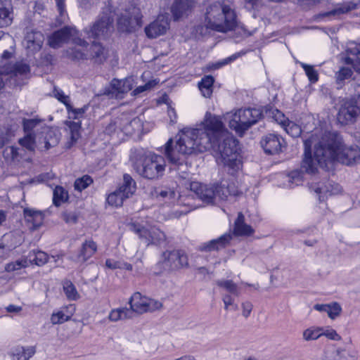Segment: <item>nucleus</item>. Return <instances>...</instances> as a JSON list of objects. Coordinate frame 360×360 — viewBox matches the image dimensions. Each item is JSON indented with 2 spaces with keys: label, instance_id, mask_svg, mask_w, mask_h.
I'll list each match as a JSON object with an SVG mask.
<instances>
[{
  "label": "nucleus",
  "instance_id": "obj_1",
  "mask_svg": "<svg viewBox=\"0 0 360 360\" xmlns=\"http://www.w3.org/2000/svg\"><path fill=\"white\" fill-rule=\"evenodd\" d=\"M304 153L301 163L302 171L315 174L318 167H327L334 161L346 165L360 162V149L358 146H345L337 134L324 132L313 134L304 141Z\"/></svg>",
  "mask_w": 360,
  "mask_h": 360
},
{
  "label": "nucleus",
  "instance_id": "obj_2",
  "mask_svg": "<svg viewBox=\"0 0 360 360\" xmlns=\"http://www.w3.org/2000/svg\"><path fill=\"white\" fill-rule=\"evenodd\" d=\"M202 124V128L196 129L198 141L206 136L212 145L208 150L219 152L221 163L230 174L234 175L242 167L238 141L225 129L218 116L207 112Z\"/></svg>",
  "mask_w": 360,
  "mask_h": 360
},
{
  "label": "nucleus",
  "instance_id": "obj_3",
  "mask_svg": "<svg viewBox=\"0 0 360 360\" xmlns=\"http://www.w3.org/2000/svg\"><path fill=\"white\" fill-rule=\"evenodd\" d=\"M198 137L197 129L186 128L181 131L175 146H173L172 139L166 143L165 154L172 165L171 169L177 171L183 179H186L188 174L186 156L195 152L203 153L212 146L206 136L201 142L198 141Z\"/></svg>",
  "mask_w": 360,
  "mask_h": 360
},
{
  "label": "nucleus",
  "instance_id": "obj_4",
  "mask_svg": "<svg viewBox=\"0 0 360 360\" xmlns=\"http://www.w3.org/2000/svg\"><path fill=\"white\" fill-rule=\"evenodd\" d=\"M205 22L207 28L226 32L236 26V15L229 6L214 3L207 8Z\"/></svg>",
  "mask_w": 360,
  "mask_h": 360
},
{
  "label": "nucleus",
  "instance_id": "obj_5",
  "mask_svg": "<svg viewBox=\"0 0 360 360\" xmlns=\"http://www.w3.org/2000/svg\"><path fill=\"white\" fill-rule=\"evenodd\" d=\"M165 167V158L155 153L143 155L134 164V168L139 175L150 180L161 178L164 175Z\"/></svg>",
  "mask_w": 360,
  "mask_h": 360
},
{
  "label": "nucleus",
  "instance_id": "obj_6",
  "mask_svg": "<svg viewBox=\"0 0 360 360\" xmlns=\"http://www.w3.org/2000/svg\"><path fill=\"white\" fill-rule=\"evenodd\" d=\"M263 116L262 112L257 108L239 109L235 112H227L225 120L230 128L242 135L245 131L257 123Z\"/></svg>",
  "mask_w": 360,
  "mask_h": 360
},
{
  "label": "nucleus",
  "instance_id": "obj_7",
  "mask_svg": "<svg viewBox=\"0 0 360 360\" xmlns=\"http://www.w3.org/2000/svg\"><path fill=\"white\" fill-rule=\"evenodd\" d=\"M113 22L114 14L110 7H105L95 22L83 31L89 39H105L114 30Z\"/></svg>",
  "mask_w": 360,
  "mask_h": 360
},
{
  "label": "nucleus",
  "instance_id": "obj_8",
  "mask_svg": "<svg viewBox=\"0 0 360 360\" xmlns=\"http://www.w3.org/2000/svg\"><path fill=\"white\" fill-rule=\"evenodd\" d=\"M359 99L360 94L345 98L340 101L337 119L340 124L346 125L354 124L360 115Z\"/></svg>",
  "mask_w": 360,
  "mask_h": 360
},
{
  "label": "nucleus",
  "instance_id": "obj_9",
  "mask_svg": "<svg viewBox=\"0 0 360 360\" xmlns=\"http://www.w3.org/2000/svg\"><path fill=\"white\" fill-rule=\"evenodd\" d=\"M142 17L139 8H129L118 18L117 29L122 32H134L142 26Z\"/></svg>",
  "mask_w": 360,
  "mask_h": 360
},
{
  "label": "nucleus",
  "instance_id": "obj_10",
  "mask_svg": "<svg viewBox=\"0 0 360 360\" xmlns=\"http://www.w3.org/2000/svg\"><path fill=\"white\" fill-rule=\"evenodd\" d=\"M130 230L136 233L139 238L146 245L160 244L165 240V234L158 228L152 226L146 229L139 224H131L129 225Z\"/></svg>",
  "mask_w": 360,
  "mask_h": 360
},
{
  "label": "nucleus",
  "instance_id": "obj_11",
  "mask_svg": "<svg viewBox=\"0 0 360 360\" xmlns=\"http://www.w3.org/2000/svg\"><path fill=\"white\" fill-rule=\"evenodd\" d=\"M73 43L77 46L86 48L87 59L92 60L96 63H103L107 59V51L100 42L93 41L89 46L86 40L77 37L73 39Z\"/></svg>",
  "mask_w": 360,
  "mask_h": 360
},
{
  "label": "nucleus",
  "instance_id": "obj_12",
  "mask_svg": "<svg viewBox=\"0 0 360 360\" xmlns=\"http://www.w3.org/2000/svg\"><path fill=\"white\" fill-rule=\"evenodd\" d=\"M160 263L165 271H172L188 264L187 256L180 250L166 251L162 253Z\"/></svg>",
  "mask_w": 360,
  "mask_h": 360
},
{
  "label": "nucleus",
  "instance_id": "obj_13",
  "mask_svg": "<svg viewBox=\"0 0 360 360\" xmlns=\"http://www.w3.org/2000/svg\"><path fill=\"white\" fill-rule=\"evenodd\" d=\"M260 144L265 153L276 155L282 151V148L285 147V143L284 139L279 135L268 134L262 138Z\"/></svg>",
  "mask_w": 360,
  "mask_h": 360
},
{
  "label": "nucleus",
  "instance_id": "obj_14",
  "mask_svg": "<svg viewBox=\"0 0 360 360\" xmlns=\"http://www.w3.org/2000/svg\"><path fill=\"white\" fill-rule=\"evenodd\" d=\"M44 39V35L41 32L31 30L27 31L22 44L28 54H34L41 50Z\"/></svg>",
  "mask_w": 360,
  "mask_h": 360
},
{
  "label": "nucleus",
  "instance_id": "obj_15",
  "mask_svg": "<svg viewBox=\"0 0 360 360\" xmlns=\"http://www.w3.org/2000/svg\"><path fill=\"white\" fill-rule=\"evenodd\" d=\"M169 18L166 15H159L158 18L145 27V33L150 39L163 35L169 29Z\"/></svg>",
  "mask_w": 360,
  "mask_h": 360
},
{
  "label": "nucleus",
  "instance_id": "obj_16",
  "mask_svg": "<svg viewBox=\"0 0 360 360\" xmlns=\"http://www.w3.org/2000/svg\"><path fill=\"white\" fill-rule=\"evenodd\" d=\"M191 191L204 202L214 204L216 200V185L207 186L199 182H192L190 184Z\"/></svg>",
  "mask_w": 360,
  "mask_h": 360
},
{
  "label": "nucleus",
  "instance_id": "obj_17",
  "mask_svg": "<svg viewBox=\"0 0 360 360\" xmlns=\"http://www.w3.org/2000/svg\"><path fill=\"white\" fill-rule=\"evenodd\" d=\"M342 59L346 65H351L356 72L360 74V44L349 42Z\"/></svg>",
  "mask_w": 360,
  "mask_h": 360
},
{
  "label": "nucleus",
  "instance_id": "obj_18",
  "mask_svg": "<svg viewBox=\"0 0 360 360\" xmlns=\"http://www.w3.org/2000/svg\"><path fill=\"white\" fill-rule=\"evenodd\" d=\"M134 85V79L127 77L124 79H113L108 88L104 91V94L111 96H117L120 94H125L131 90Z\"/></svg>",
  "mask_w": 360,
  "mask_h": 360
},
{
  "label": "nucleus",
  "instance_id": "obj_19",
  "mask_svg": "<svg viewBox=\"0 0 360 360\" xmlns=\"http://www.w3.org/2000/svg\"><path fill=\"white\" fill-rule=\"evenodd\" d=\"M310 189L314 191L319 195L320 202L324 201L327 195L338 194L341 191V188L338 184H334L331 182H318L311 183Z\"/></svg>",
  "mask_w": 360,
  "mask_h": 360
},
{
  "label": "nucleus",
  "instance_id": "obj_20",
  "mask_svg": "<svg viewBox=\"0 0 360 360\" xmlns=\"http://www.w3.org/2000/svg\"><path fill=\"white\" fill-rule=\"evenodd\" d=\"M231 239V233H225L217 239L202 243L198 247V250L202 252L218 251L229 245Z\"/></svg>",
  "mask_w": 360,
  "mask_h": 360
},
{
  "label": "nucleus",
  "instance_id": "obj_21",
  "mask_svg": "<svg viewBox=\"0 0 360 360\" xmlns=\"http://www.w3.org/2000/svg\"><path fill=\"white\" fill-rule=\"evenodd\" d=\"M23 214L25 221L29 224L30 229L36 230L42 224L44 214L41 212L30 208H25Z\"/></svg>",
  "mask_w": 360,
  "mask_h": 360
},
{
  "label": "nucleus",
  "instance_id": "obj_22",
  "mask_svg": "<svg viewBox=\"0 0 360 360\" xmlns=\"http://www.w3.org/2000/svg\"><path fill=\"white\" fill-rule=\"evenodd\" d=\"M72 31V28L65 27L53 32L49 38V45L54 49L60 47L63 43L70 38Z\"/></svg>",
  "mask_w": 360,
  "mask_h": 360
},
{
  "label": "nucleus",
  "instance_id": "obj_23",
  "mask_svg": "<svg viewBox=\"0 0 360 360\" xmlns=\"http://www.w3.org/2000/svg\"><path fill=\"white\" fill-rule=\"evenodd\" d=\"M193 6L192 0H174L171 11L175 20L187 15Z\"/></svg>",
  "mask_w": 360,
  "mask_h": 360
},
{
  "label": "nucleus",
  "instance_id": "obj_24",
  "mask_svg": "<svg viewBox=\"0 0 360 360\" xmlns=\"http://www.w3.org/2000/svg\"><path fill=\"white\" fill-rule=\"evenodd\" d=\"M148 297H143L139 292H136L131 297L129 303L130 304V309L134 312L143 314L146 312L147 301Z\"/></svg>",
  "mask_w": 360,
  "mask_h": 360
},
{
  "label": "nucleus",
  "instance_id": "obj_25",
  "mask_svg": "<svg viewBox=\"0 0 360 360\" xmlns=\"http://www.w3.org/2000/svg\"><path fill=\"white\" fill-rule=\"evenodd\" d=\"M360 7V1L357 2L354 1H346L341 4H338L335 7L330 11L326 12L323 14V16L330 15H340L342 14L347 13L351 11L357 9Z\"/></svg>",
  "mask_w": 360,
  "mask_h": 360
},
{
  "label": "nucleus",
  "instance_id": "obj_26",
  "mask_svg": "<svg viewBox=\"0 0 360 360\" xmlns=\"http://www.w3.org/2000/svg\"><path fill=\"white\" fill-rule=\"evenodd\" d=\"M136 186L135 181L128 174L123 175V183L116 189L125 198L131 197L136 191Z\"/></svg>",
  "mask_w": 360,
  "mask_h": 360
},
{
  "label": "nucleus",
  "instance_id": "obj_27",
  "mask_svg": "<svg viewBox=\"0 0 360 360\" xmlns=\"http://www.w3.org/2000/svg\"><path fill=\"white\" fill-rule=\"evenodd\" d=\"M254 233L253 229L245 223V217L239 212L234 223L233 233L236 236H250Z\"/></svg>",
  "mask_w": 360,
  "mask_h": 360
},
{
  "label": "nucleus",
  "instance_id": "obj_28",
  "mask_svg": "<svg viewBox=\"0 0 360 360\" xmlns=\"http://www.w3.org/2000/svg\"><path fill=\"white\" fill-rule=\"evenodd\" d=\"M97 250V245L93 240H86L83 243L79 254L77 256L78 262H85L91 257Z\"/></svg>",
  "mask_w": 360,
  "mask_h": 360
},
{
  "label": "nucleus",
  "instance_id": "obj_29",
  "mask_svg": "<svg viewBox=\"0 0 360 360\" xmlns=\"http://www.w3.org/2000/svg\"><path fill=\"white\" fill-rule=\"evenodd\" d=\"M36 352L34 347H17L11 352L12 360H29Z\"/></svg>",
  "mask_w": 360,
  "mask_h": 360
},
{
  "label": "nucleus",
  "instance_id": "obj_30",
  "mask_svg": "<svg viewBox=\"0 0 360 360\" xmlns=\"http://www.w3.org/2000/svg\"><path fill=\"white\" fill-rule=\"evenodd\" d=\"M276 121H278V119L280 120V123L283 125L284 127V129L285 131L290 135L292 137L297 138L299 137L302 133V129L300 127L292 122H288L287 124H285L283 120L281 119H284V115L280 112L277 110V114L275 115Z\"/></svg>",
  "mask_w": 360,
  "mask_h": 360
},
{
  "label": "nucleus",
  "instance_id": "obj_31",
  "mask_svg": "<svg viewBox=\"0 0 360 360\" xmlns=\"http://www.w3.org/2000/svg\"><path fill=\"white\" fill-rule=\"evenodd\" d=\"M216 199L220 200H227L229 195H236L237 189L234 184H220L216 185Z\"/></svg>",
  "mask_w": 360,
  "mask_h": 360
},
{
  "label": "nucleus",
  "instance_id": "obj_32",
  "mask_svg": "<svg viewBox=\"0 0 360 360\" xmlns=\"http://www.w3.org/2000/svg\"><path fill=\"white\" fill-rule=\"evenodd\" d=\"M214 82L212 76L206 75L198 83V88L204 97L210 98L212 96Z\"/></svg>",
  "mask_w": 360,
  "mask_h": 360
},
{
  "label": "nucleus",
  "instance_id": "obj_33",
  "mask_svg": "<svg viewBox=\"0 0 360 360\" xmlns=\"http://www.w3.org/2000/svg\"><path fill=\"white\" fill-rule=\"evenodd\" d=\"M43 134L44 136V144L46 149H49L51 147L56 146L60 140V134L55 130L45 127L43 129Z\"/></svg>",
  "mask_w": 360,
  "mask_h": 360
},
{
  "label": "nucleus",
  "instance_id": "obj_34",
  "mask_svg": "<svg viewBox=\"0 0 360 360\" xmlns=\"http://www.w3.org/2000/svg\"><path fill=\"white\" fill-rule=\"evenodd\" d=\"M27 258L30 263H34L36 265L41 266L48 262L49 256L43 251L32 250L29 253Z\"/></svg>",
  "mask_w": 360,
  "mask_h": 360
},
{
  "label": "nucleus",
  "instance_id": "obj_35",
  "mask_svg": "<svg viewBox=\"0 0 360 360\" xmlns=\"http://www.w3.org/2000/svg\"><path fill=\"white\" fill-rule=\"evenodd\" d=\"M132 317V311L127 307L113 309L109 314V319L112 321L130 319Z\"/></svg>",
  "mask_w": 360,
  "mask_h": 360
},
{
  "label": "nucleus",
  "instance_id": "obj_36",
  "mask_svg": "<svg viewBox=\"0 0 360 360\" xmlns=\"http://www.w3.org/2000/svg\"><path fill=\"white\" fill-rule=\"evenodd\" d=\"M151 195L155 198L161 199H172L175 197V191L174 189L162 187V188H154L151 191Z\"/></svg>",
  "mask_w": 360,
  "mask_h": 360
},
{
  "label": "nucleus",
  "instance_id": "obj_37",
  "mask_svg": "<svg viewBox=\"0 0 360 360\" xmlns=\"http://www.w3.org/2000/svg\"><path fill=\"white\" fill-rule=\"evenodd\" d=\"M216 283L219 287L224 288L226 291L235 296L240 295V289L238 285L232 280H219L217 281Z\"/></svg>",
  "mask_w": 360,
  "mask_h": 360
},
{
  "label": "nucleus",
  "instance_id": "obj_38",
  "mask_svg": "<svg viewBox=\"0 0 360 360\" xmlns=\"http://www.w3.org/2000/svg\"><path fill=\"white\" fill-rule=\"evenodd\" d=\"M12 22L11 12L6 3L0 0V27L9 25Z\"/></svg>",
  "mask_w": 360,
  "mask_h": 360
},
{
  "label": "nucleus",
  "instance_id": "obj_39",
  "mask_svg": "<svg viewBox=\"0 0 360 360\" xmlns=\"http://www.w3.org/2000/svg\"><path fill=\"white\" fill-rule=\"evenodd\" d=\"M68 198V192L61 186H56L53 191V204L58 207Z\"/></svg>",
  "mask_w": 360,
  "mask_h": 360
},
{
  "label": "nucleus",
  "instance_id": "obj_40",
  "mask_svg": "<svg viewBox=\"0 0 360 360\" xmlns=\"http://www.w3.org/2000/svg\"><path fill=\"white\" fill-rule=\"evenodd\" d=\"M323 328L310 327L303 332V339L306 341L315 340L323 335Z\"/></svg>",
  "mask_w": 360,
  "mask_h": 360
},
{
  "label": "nucleus",
  "instance_id": "obj_41",
  "mask_svg": "<svg viewBox=\"0 0 360 360\" xmlns=\"http://www.w3.org/2000/svg\"><path fill=\"white\" fill-rule=\"evenodd\" d=\"M127 198L122 196V194L117 190H115L108 195L107 202L111 206L120 207L123 204L124 200Z\"/></svg>",
  "mask_w": 360,
  "mask_h": 360
},
{
  "label": "nucleus",
  "instance_id": "obj_42",
  "mask_svg": "<svg viewBox=\"0 0 360 360\" xmlns=\"http://www.w3.org/2000/svg\"><path fill=\"white\" fill-rule=\"evenodd\" d=\"M63 290L67 298L70 300H76L79 297L75 286L70 281H66L64 282Z\"/></svg>",
  "mask_w": 360,
  "mask_h": 360
},
{
  "label": "nucleus",
  "instance_id": "obj_43",
  "mask_svg": "<svg viewBox=\"0 0 360 360\" xmlns=\"http://www.w3.org/2000/svg\"><path fill=\"white\" fill-rule=\"evenodd\" d=\"M93 183V179L89 175H84L83 176L78 178L75 180L74 186L75 189L79 191L87 188L90 184Z\"/></svg>",
  "mask_w": 360,
  "mask_h": 360
},
{
  "label": "nucleus",
  "instance_id": "obj_44",
  "mask_svg": "<svg viewBox=\"0 0 360 360\" xmlns=\"http://www.w3.org/2000/svg\"><path fill=\"white\" fill-rule=\"evenodd\" d=\"M58 12L57 20L59 23H63L67 18V11L65 0H54Z\"/></svg>",
  "mask_w": 360,
  "mask_h": 360
},
{
  "label": "nucleus",
  "instance_id": "obj_45",
  "mask_svg": "<svg viewBox=\"0 0 360 360\" xmlns=\"http://www.w3.org/2000/svg\"><path fill=\"white\" fill-rule=\"evenodd\" d=\"M301 66L304 70L307 76L311 83H316L319 79V74L314 66L301 63Z\"/></svg>",
  "mask_w": 360,
  "mask_h": 360
},
{
  "label": "nucleus",
  "instance_id": "obj_46",
  "mask_svg": "<svg viewBox=\"0 0 360 360\" xmlns=\"http://www.w3.org/2000/svg\"><path fill=\"white\" fill-rule=\"evenodd\" d=\"M68 127L70 131V139L72 143H75L80 136L79 130L81 124L79 122H69Z\"/></svg>",
  "mask_w": 360,
  "mask_h": 360
},
{
  "label": "nucleus",
  "instance_id": "obj_47",
  "mask_svg": "<svg viewBox=\"0 0 360 360\" xmlns=\"http://www.w3.org/2000/svg\"><path fill=\"white\" fill-rule=\"evenodd\" d=\"M28 265L27 259H23L20 260H17L14 262L8 263L5 266V270L7 272H12L16 270H19L22 268L26 267Z\"/></svg>",
  "mask_w": 360,
  "mask_h": 360
},
{
  "label": "nucleus",
  "instance_id": "obj_48",
  "mask_svg": "<svg viewBox=\"0 0 360 360\" xmlns=\"http://www.w3.org/2000/svg\"><path fill=\"white\" fill-rule=\"evenodd\" d=\"M68 57L72 60H87V53L77 48H70L67 51Z\"/></svg>",
  "mask_w": 360,
  "mask_h": 360
},
{
  "label": "nucleus",
  "instance_id": "obj_49",
  "mask_svg": "<svg viewBox=\"0 0 360 360\" xmlns=\"http://www.w3.org/2000/svg\"><path fill=\"white\" fill-rule=\"evenodd\" d=\"M159 81L157 79H152L148 81L144 85L136 87L132 92L134 96H137L141 93L152 89L155 86L158 84Z\"/></svg>",
  "mask_w": 360,
  "mask_h": 360
},
{
  "label": "nucleus",
  "instance_id": "obj_50",
  "mask_svg": "<svg viewBox=\"0 0 360 360\" xmlns=\"http://www.w3.org/2000/svg\"><path fill=\"white\" fill-rule=\"evenodd\" d=\"M54 96L61 103H63L67 109L71 108V103L70 97L67 95H65L63 91L60 89H58L54 88L53 90Z\"/></svg>",
  "mask_w": 360,
  "mask_h": 360
},
{
  "label": "nucleus",
  "instance_id": "obj_51",
  "mask_svg": "<svg viewBox=\"0 0 360 360\" xmlns=\"http://www.w3.org/2000/svg\"><path fill=\"white\" fill-rule=\"evenodd\" d=\"M347 354L345 349H338L335 352L328 354L326 356V360H347Z\"/></svg>",
  "mask_w": 360,
  "mask_h": 360
},
{
  "label": "nucleus",
  "instance_id": "obj_52",
  "mask_svg": "<svg viewBox=\"0 0 360 360\" xmlns=\"http://www.w3.org/2000/svg\"><path fill=\"white\" fill-rule=\"evenodd\" d=\"M69 316H66L63 311H58L53 313L51 317V321L53 324H61L70 319Z\"/></svg>",
  "mask_w": 360,
  "mask_h": 360
},
{
  "label": "nucleus",
  "instance_id": "obj_53",
  "mask_svg": "<svg viewBox=\"0 0 360 360\" xmlns=\"http://www.w3.org/2000/svg\"><path fill=\"white\" fill-rule=\"evenodd\" d=\"M303 179V176L302 172L299 170H295L291 172L288 175V181L292 184H295L296 186L302 184Z\"/></svg>",
  "mask_w": 360,
  "mask_h": 360
},
{
  "label": "nucleus",
  "instance_id": "obj_54",
  "mask_svg": "<svg viewBox=\"0 0 360 360\" xmlns=\"http://www.w3.org/2000/svg\"><path fill=\"white\" fill-rule=\"evenodd\" d=\"M353 75L352 70L349 68L342 67L336 73V79L338 82H342L346 79L350 78Z\"/></svg>",
  "mask_w": 360,
  "mask_h": 360
},
{
  "label": "nucleus",
  "instance_id": "obj_55",
  "mask_svg": "<svg viewBox=\"0 0 360 360\" xmlns=\"http://www.w3.org/2000/svg\"><path fill=\"white\" fill-rule=\"evenodd\" d=\"M342 308L340 305L337 302H333L329 304L327 314L330 319H334L340 314Z\"/></svg>",
  "mask_w": 360,
  "mask_h": 360
},
{
  "label": "nucleus",
  "instance_id": "obj_56",
  "mask_svg": "<svg viewBox=\"0 0 360 360\" xmlns=\"http://www.w3.org/2000/svg\"><path fill=\"white\" fill-rule=\"evenodd\" d=\"M35 137L32 134H27L23 139L19 140V143L27 148V149H32L34 147Z\"/></svg>",
  "mask_w": 360,
  "mask_h": 360
},
{
  "label": "nucleus",
  "instance_id": "obj_57",
  "mask_svg": "<svg viewBox=\"0 0 360 360\" xmlns=\"http://www.w3.org/2000/svg\"><path fill=\"white\" fill-rule=\"evenodd\" d=\"M87 108L88 107L86 105H84V107L80 108H74L71 105L70 109H67L68 114H69V117L72 118V119L79 118L86 112V110H87Z\"/></svg>",
  "mask_w": 360,
  "mask_h": 360
},
{
  "label": "nucleus",
  "instance_id": "obj_58",
  "mask_svg": "<svg viewBox=\"0 0 360 360\" xmlns=\"http://www.w3.org/2000/svg\"><path fill=\"white\" fill-rule=\"evenodd\" d=\"M37 119H29L23 120V128L27 134H31L32 130L39 123Z\"/></svg>",
  "mask_w": 360,
  "mask_h": 360
},
{
  "label": "nucleus",
  "instance_id": "obj_59",
  "mask_svg": "<svg viewBox=\"0 0 360 360\" xmlns=\"http://www.w3.org/2000/svg\"><path fill=\"white\" fill-rule=\"evenodd\" d=\"M323 335L326 336L330 340L339 341L341 340V336L337 332L329 328H323Z\"/></svg>",
  "mask_w": 360,
  "mask_h": 360
},
{
  "label": "nucleus",
  "instance_id": "obj_60",
  "mask_svg": "<svg viewBox=\"0 0 360 360\" xmlns=\"http://www.w3.org/2000/svg\"><path fill=\"white\" fill-rule=\"evenodd\" d=\"M162 304L160 302L148 298L147 301L146 312L154 311L155 310L160 309L162 308Z\"/></svg>",
  "mask_w": 360,
  "mask_h": 360
},
{
  "label": "nucleus",
  "instance_id": "obj_61",
  "mask_svg": "<svg viewBox=\"0 0 360 360\" xmlns=\"http://www.w3.org/2000/svg\"><path fill=\"white\" fill-rule=\"evenodd\" d=\"M63 219L68 224H75L77 221V217L74 212H65L62 214Z\"/></svg>",
  "mask_w": 360,
  "mask_h": 360
},
{
  "label": "nucleus",
  "instance_id": "obj_62",
  "mask_svg": "<svg viewBox=\"0 0 360 360\" xmlns=\"http://www.w3.org/2000/svg\"><path fill=\"white\" fill-rule=\"evenodd\" d=\"M241 307H242V310H243V313H242L243 316L245 319H247L248 317L250 316V315L251 314V311L253 308V305L250 302H245L242 303Z\"/></svg>",
  "mask_w": 360,
  "mask_h": 360
},
{
  "label": "nucleus",
  "instance_id": "obj_63",
  "mask_svg": "<svg viewBox=\"0 0 360 360\" xmlns=\"http://www.w3.org/2000/svg\"><path fill=\"white\" fill-rule=\"evenodd\" d=\"M222 301L224 304V309L226 311H229L230 309V306L233 305L234 299L231 295L226 294L223 295Z\"/></svg>",
  "mask_w": 360,
  "mask_h": 360
},
{
  "label": "nucleus",
  "instance_id": "obj_64",
  "mask_svg": "<svg viewBox=\"0 0 360 360\" xmlns=\"http://www.w3.org/2000/svg\"><path fill=\"white\" fill-rule=\"evenodd\" d=\"M30 70V66L25 63H19L15 67V71L21 75L29 72Z\"/></svg>",
  "mask_w": 360,
  "mask_h": 360
}]
</instances>
